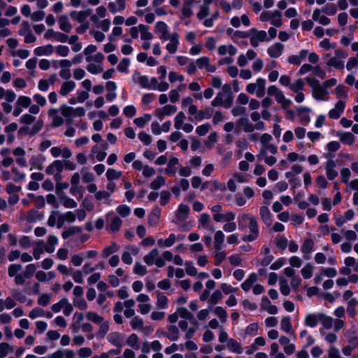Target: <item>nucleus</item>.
Wrapping results in <instances>:
<instances>
[{
	"label": "nucleus",
	"instance_id": "nucleus-1",
	"mask_svg": "<svg viewBox=\"0 0 358 358\" xmlns=\"http://www.w3.org/2000/svg\"><path fill=\"white\" fill-rule=\"evenodd\" d=\"M238 228L241 231L249 229V234L244 235L242 240L244 242H252L257 239L259 235L258 222L256 217L247 213L241 214L238 217Z\"/></svg>",
	"mask_w": 358,
	"mask_h": 358
},
{
	"label": "nucleus",
	"instance_id": "nucleus-2",
	"mask_svg": "<svg viewBox=\"0 0 358 358\" xmlns=\"http://www.w3.org/2000/svg\"><path fill=\"white\" fill-rule=\"evenodd\" d=\"M233 104V95L231 87L229 84H224L222 91L217 94L215 98L212 101V106H223L226 108H230Z\"/></svg>",
	"mask_w": 358,
	"mask_h": 358
},
{
	"label": "nucleus",
	"instance_id": "nucleus-3",
	"mask_svg": "<svg viewBox=\"0 0 358 358\" xmlns=\"http://www.w3.org/2000/svg\"><path fill=\"white\" fill-rule=\"evenodd\" d=\"M143 260L146 264L151 266L155 264L157 267H163L165 265L164 260L159 256V251L155 248L151 252L145 255Z\"/></svg>",
	"mask_w": 358,
	"mask_h": 358
},
{
	"label": "nucleus",
	"instance_id": "nucleus-4",
	"mask_svg": "<svg viewBox=\"0 0 358 358\" xmlns=\"http://www.w3.org/2000/svg\"><path fill=\"white\" fill-rule=\"evenodd\" d=\"M236 130L239 131L242 129L245 133L253 132L252 123H251L248 117L239 118L236 124Z\"/></svg>",
	"mask_w": 358,
	"mask_h": 358
},
{
	"label": "nucleus",
	"instance_id": "nucleus-5",
	"mask_svg": "<svg viewBox=\"0 0 358 358\" xmlns=\"http://www.w3.org/2000/svg\"><path fill=\"white\" fill-rule=\"evenodd\" d=\"M107 338L109 343L117 348H122L124 345V336L118 332L110 333Z\"/></svg>",
	"mask_w": 358,
	"mask_h": 358
},
{
	"label": "nucleus",
	"instance_id": "nucleus-6",
	"mask_svg": "<svg viewBox=\"0 0 358 358\" xmlns=\"http://www.w3.org/2000/svg\"><path fill=\"white\" fill-rule=\"evenodd\" d=\"M163 336H166L171 341H178L180 337V331L176 325L171 324L167 327L166 333H163Z\"/></svg>",
	"mask_w": 358,
	"mask_h": 358
},
{
	"label": "nucleus",
	"instance_id": "nucleus-7",
	"mask_svg": "<svg viewBox=\"0 0 358 358\" xmlns=\"http://www.w3.org/2000/svg\"><path fill=\"white\" fill-rule=\"evenodd\" d=\"M13 155L17 157L16 158V163L22 166V167H26L27 166V160L24 157L25 156V150L21 148L17 147L15 149L13 150Z\"/></svg>",
	"mask_w": 358,
	"mask_h": 358
},
{
	"label": "nucleus",
	"instance_id": "nucleus-8",
	"mask_svg": "<svg viewBox=\"0 0 358 358\" xmlns=\"http://www.w3.org/2000/svg\"><path fill=\"white\" fill-rule=\"evenodd\" d=\"M92 10L88 8L85 10L77 12L76 10L71 11L70 16L71 18L76 20L79 23L85 22V20L87 17L91 15Z\"/></svg>",
	"mask_w": 358,
	"mask_h": 358
},
{
	"label": "nucleus",
	"instance_id": "nucleus-9",
	"mask_svg": "<svg viewBox=\"0 0 358 358\" xmlns=\"http://www.w3.org/2000/svg\"><path fill=\"white\" fill-rule=\"evenodd\" d=\"M345 106V103L343 101H338L335 108L331 109L329 112V116L331 119H338L341 115V113L344 111Z\"/></svg>",
	"mask_w": 358,
	"mask_h": 358
},
{
	"label": "nucleus",
	"instance_id": "nucleus-10",
	"mask_svg": "<svg viewBox=\"0 0 358 358\" xmlns=\"http://www.w3.org/2000/svg\"><path fill=\"white\" fill-rule=\"evenodd\" d=\"M336 166L335 161L329 159L325 166L327 176L329 180H332L338 176V172L335 170Z\"/></svg>",
	"mask_w": 358,
	"mask_h": 358
},
{
	"label": "nucleus",
	"instance_id": "nucleus-11",
	"mask_svg": "<svg viewBox=\"0 0 358 358\" xmlns=\"http://www.w3.org/2000/svg\"><path fill=\"white\" fill-rule=\"evenodd\" d=\"M132 80L135 83L139 84L143 88L150 87V82L146 76H143L140 72L136 71L132 76Z\"/></svg>",
	"mask_w": 358,
	"mask_h": 358
},
{
	"label": "nucleus",
	"instance_id": "nucleus-12",
	"mask_svg": "<svg viewBox=\"0 0 358 358\" xmlns=\"http://www.w3.org/2000/svg\"><path fill=\"white\" fill-rule=\"evenodd\" d=\"M176 110V106L172 105H166L162 109H157L155 111V115L162 120L165 115H170L174 113Z\"/></svg>",
	"mask_w": 358,
	"mask_h": 358
},
{
	"label": "nucleus",
	"instance_id": "nucleus-13",
	"mask_svg": "<svg viewBox=\"0 0 358 358\" xmlns=\"http://www.w3.org/2000/svg\"><path fill=\"white\" fill-rule=\"evenodd\" d=\"M284 50V45L280 43H276L267 49L268 55L272 58L279 57Z\"/></svg>",
	"mask_w": 358,
	"mask_h": 358
},
{
	"label": "nucleus",
	"instance_id": "nucleus-14",
	"mask_svg": "<svg viewBox=\"0 0 358 358\" xmlns=\"http://www.w3.org/2000/svg\"><path fill=\"white\" fill-rule=\"evenodd\" d=\"M267 34L265 31H260L257 34H252L250 37V44L252 47L256 48L259 45V42L268 41Z\"/></svg>",
	"mask_w": 358,
	"mask_h": 358
},
{
	"label": "nucleus",
	"instance_id": "nucleus-15",
	"mask_svg": "<svg viewBox=\"0 0 358 358\" xmlns=\"http://www.w3.org/2000/svg\"><path fill=\"white\" fill-rule=\"evenodd\" d=\"M189 208L185 204H180L176 213V217L180 222L185 221L189 215Z\"/></svg>",
	"mask_w": 358,
	"mask_h": 358
},
{
	"label": "nucleus",
	"instance_id": "nucleus-16",
	"mask_svg": "<svg viewBox=\"0 0 358 358\" xmlns=\"http://www.w3.org/2000/svg\"><path fill=\"white\" fill-rule=\"evenodd\" d=\"M126 8V0H116L115 2L108 3V9L112 13L121 12Z\"/></svg>",
	"mask_w": 358,
	"mask_h": 358
},
{
	"label": "nucleus",
	"instance_id": "nucleus-17",
	"mask_svg": "<svg viewBox=\"0 0 358 358\" xmlns=\"http://www.w3.org/2000/svg\"><path fill=\"white\" fill-rule=\"evenodd\" d=\"M63 171V161L55 160L45 169V172L48 175L54 174L56 172H62Z\"/></svg>",
	"mask_w": 358,
	"mask_h": 358
},
{
	"label": "nucleus",
	"instance_id": "nucleus-18",
	"mask_svg": "<svg viewBox=\"0 0 358 358\" xmlns=\"http://www.w3.org/2000/svg\"><path fill=\"white\" fill-rule=\"evenodd\" d=\"M45 159V157L41 155H33L29 160V163L33 167L41 171L43 169V162Z\"/></svg>",
	"mask_w": 358,
	"mask_h": 358
},
{
	"label": "nucleus",
	"instance_id": "nucleus-19",
	"mask_svg": "<svg viewBox=\"0 0 358 358\" xmlns=\"http://www.w3.org/2000/svg\"><path fill=\"white\" fill-rule=\"evenodd\" d=\"M259 213L262 221L269 227L271 224V215L267 206H262L259 208Z\"/></svg>",
	"mask_w": 358,
	"mask_h": 358
},
{
	"label": "nucleus",
	"instance_id": "nucleus-20",
	"mask_svg": "<svg viewBox=\"0 0 358 358\" xmlns=\"http://www.w3.org/2000/svg\"><path fill=\"white\" fill-rule=\"evenodd\" d=\"M122 223L121 219L115 216L111 219L110 223L106 225V230L111 232H116L120 230Z\"/></svg>",
	"mask_w": 358,
	"mask_h": 358
},
{
	"label": "nucleus",
	"instance_id": "nucleus-21",
	"mask_svg": "<svg viewBox=\"0 0 358 358\" xmlns=\"http://www.w3.org/2000/svg\"><path fill=\"white\" fill-rule=\"evenodd\" d=\"M320 321V313L318 314H308L305 317V324L308 327L314 328Z\"/></svg>",
	"mask_w": 358,
	"mask_h": 358
},
{
	"label": "nucleus",
	"instance_id": "nucleus-22",
	"mask_svg": "<svg viewBox=\"0 0 358 358\" xmlns=\"http://www.w3.org/2000/svg\"><path fill=\"white\" fill-rule=\"evenodd\" d=\"M58 21L61 30L66 33H69L71 31L72 25L66 15H61L59 17Z\"/></svg>",
	"mask_w": 358,
	"mask_h": 358
},
{
	"label": "nucleus",
	"instance_id": "nucleus-23",
	"mask_svg": "<svg viewBox=\"0 0 358 358\" xmlns=\"http://www.w3.org/2000/svg\"><path fill=\"white\" fill-rule=\"evenodd\" d=\"M310 112V109L306 107H299L297 108V113L300 117V120L302 123L306 124L310 120V116L308 113Z\"/></svg>",
	"mask_w": 358,
	"mask_h": 358
},
{
	"label": "nucleus",
	"instance_id": "nucleus-24",
	"mask_svg": "<svg viewBox=\"0 0 358 358\" xmlns=\"http://www.w3.org/2000/svg\"><path fill=\"white\" fill-rule=\"evenodd\" d=\"M75 87H76L75 82H73L72 80L66 81L62 83L60 90H59V94L62 96H66L70 92L73 90L75 89Z\"/></svg>",
	"mask_w": 358,
	"mask_h": 358
},
{
	"label": "nucleus",
	"instance_id": "nucleus-25",
	"mask_svg": "<svg viewBox=\"0 0 358 358\" xmlns=\"http://www.w3.org/2000/svg\"><path fill=\"white\" fill-rule=\"evenodd\" d=\"M177 312L180 317L188 320L193 324H196V320L193 314H192L186 308H178Z\"/></svg>",
	"mask_w": 358,
	"mask_h": 358
},
{
	"label": "nucleus",
	"instance_id": "nucleus-26",
	"mask_svg": "<svg viewBox=\"0 0 358 358\" xmlns=\"http://www.w3.org/2000/svg\"><path fill=\"white\" fill-rule=\"evenodd\" d=\"M160 209L155 208L148 215V222L151 226H156L159 220Z\"/></svg>",
	"mask_w": 358,
	"mask_h": 358
},
{
	"label": "nucleus",
	"instance_id": "nucleus-27",
	"mask_svg": "<svg viewBox=\"0 0 358 358\" xmlns=\"http://www.w3.org/2000/svg\"><path fill=\"white\" fill-rule=\"evenodd\" d=\"M178 159L176 157H172L168 163L167 167L165 170L166 174L171 176H173L176 173V166L178 164Z\"/></svg>",
	"mask_w": 358,
	"mask_h": 358
},
{
	"label": "nucleus",
	"instance_id": "nucleus-28",
	"mask_svg": "<svg viewBox=\"0 0 358 358\" xmlns=\"http://www.w3.org/2000/svg\"><path fill=\"white\" fill-rule=\"evenodd\" d=\"M327 94L328 92L327 90L320 85L313 91L314 98L317 100H325Z\"/></svg>",
	"mask_w": 358,
	"mask_h": 358
},
{
	"label": "nucleus",
	"instance_id": "nucleus-29",
	"mask_svg": "<svg viewBox=\"0 0 358 358\" xmlns=\"http://www.w3.org/2000/svg\"><path fill=\"white\" fill-rule=\"evenodd\" d=\"M213 113L212 108H206L204 110H199L197 116L194 117L196 120H203V119H209L211 117Z\"/></svg>",
	"mask_w": 358,
	"mask_h": 358
},
{
	"label": "nucleus",
	"instance_id": "nucleus-30",
	"mask_svg": "<svg viewBox=\"0 0 358 358\" xmlns=\"http://www.w3.org/2000/svg\"><path fill=\"white\" fill-rule=\"evenodd\" d=\"M320 322H322L323 327L326 329H330L332 327L334 323V319L326 315L323 313H320Z\"/></svg>",
	"mask_w": 358,
	"mask_h": 358
},
{
	"label": "nucleus",
	"instance_id": "nucleus-31",
	"mask_svg": "<svg viewBox=\"0 0 358 358\" xmlns=\"http://www.w3.org/2000/svg\"><path fill=\"white\" fill-rule=\"evenodd\" d=\"M275 101L281 104V106L283 109H287L292 103V101L289 99H287L285 97L281 90L278 93V95L275 96Z\"/></svg>",
	"mask_w": 358,
	"mask_h": 358
},
{
	"label": "nucleus",
	"instance_id": "nucleus-32",
	"mask_svg": "<svg viewBox=\"0 0 358 358\" xmlns=\"http://www.w3.org/2000/svg\"><path fill=\"white\" fill-rule=\"evenodd\" d=\"M54 49L52 45H47L45 46L38 47L34 50V53L36 55H50L53 52Z\"/></svg>",
	"mask_w": 358,
	"mask_h": 358
},
{
	"label": "nucleus",
	"instance_id": "nucleus-33",
	"mask_svg": "<svg viewBox=\"0 0 358 358\" xmlns=\"http://www.w3.org/2000/svg\"><path fill=\"white\" fill-rule=\"evenodd\" d=\"M82 231V229L79 227H70L66 230L64 231L62 234V236L64 239H66L76 234H79Z\"/></svg>",
	"mask_w": 358,
	"mask_h": 358
},
{
	"label": "nucleus",
	"instance_id": "nucleus-34",
	"mask_svg": "<svg viewBox=\"0 0 358 358\" xmlns=\"http://www.w3.org/2000/svg\"><path fill=\"white\" fill-rule=\"evenodd\" d=\"M227 348L233 352L237 354L242 353L241 344L234 338H230L229 341H228Z\"/></svg>",
	"mask_w": 358,
	"mask_h": 358
},
{
	"label": "nucleus",
	"instance_id": "nucleus-35",
	"mask_svg": "<svg viewBox=\"0 0 358 358\" xmlns=\"http://www.w3.org/2000/svg\"><path fill=\"white\" fill-rule=\"evenodd\" d=\"M338 136L343 143L352 145L355 141L354 135L350 132L339 133Z\"/></svg>",
	"mask_w": 358,
	"mask_h": 358
},
{
	"label": "nucleus",
	"instance_id": "nucleus-36",
	"mask_svg": "<svg viewBox=\"0 0 358 358\" xmlns=\"http://www.w3.org/2000/svg\"><path fill=\"white\" fill-rule=\"evenodd\" d=\"M282 13L279 10H275L271 13V23L276 27L282 26V22L281 20Z\"/></svg>",
	"mask_w": 358,
	"mask_h": 358
},
{
	"label": "nucleus",
	"instance_id": "nucleus-37",
	"mask_svg": "<svg viewBox=\"0 0 358 358\" xmlns=\"http://www.w3.org/2000/svg\"><path fill=\"white\" fill-rule=\"evenodd\" d=\"M138 29L141 32V38L142 40H150L152 38V34L149 32V27L144 24H139Z\"/></svg>",
	"mask_w": 358,
	"mask_h": 358
},
{
	"label": "nucleus",
	"instance_id": "nucleus-38",
	"mask_svg": "<svg viewBox=\"0 0 358 358\" xmlns=\"http://www.w3.org/2000/svg\"><path fill=\"white\" fill-rule=\"evenodd\" d=\"M327 64L329 66H333L338 69H343L344 68L343 60H341L336 57L330 58L327 62Z\"/></svg>",
	"mask_w": 358,
	"mask_h": 358
},
{
	"label": "nucleus",
	"instance_id": "nucleus-39",
	"mask_svg": "<svg viewBox=\"0 0 358 358\" xmlns=\"http://www.w3.org/2000/svg\"><path fill=\"white\" fill-rule=\"evenodd\" d=\"M13 351V347L8 343H0V358L6 357L8 353Z\"/></svg>",
	"mask_w": 358,
	"mask_h": 358
},
{
	"label": "nucleus",
	"instance_id": "nucleus-40",
	"mask_svg": "<svg viewBox=\"0 0 358 358\" xmlns=\"http://www.w3.org/2000/svg\"><path fill=\"white\" fill-rule=\"evenodd\" d=\"M214 313L220 318L222 323H225L227 320V313L221 306H217L213 309Z\"/></svg>",
	"mask_w": 358,
	"mask_h": 358
},
{
	"label": "nucleus",
	"instance_id": "nucleus-41",
	"mask_svg": "<svg viewBox=\"0 0 358 358\" xmlns=\"http://www.w3.org/2000/svg\"><path fill=\"white\" fill-rule=\"evenodd\" d=\"M127 343L136 350L139 349V338L136 334H132L127 338Z\"/></svg>",
	"mask_w": 358,
	"mask_h": 358
},
{
	"label": "nucleus",
	"instance_id": "nucleus-42",
	"mask_svg": "<svg viewBox=\"0 0 358 358\" xmlns=\"http://www.w3.org/2000/svg\"><path fill=\"white\" fill-rule=\"evenodd\" d=\"M222 299V292L219 289L215 290L208 299V303L215 305Z\"/></svg>",
	"mask_w": 358,
	"mask_h": 358
},
{
	"label": "nucleus",
	"instance_id": "nucleus-43",
	"mask_svg": "<svg viewBox=\"0 0 358 358\" xmlns=\"http://www.w3.org/2000/svg\"><path fill=\"white\" fill-rule=\"evenodd\" d=\"M168 299L162 292L157 293V305L161 308H166L167 307Z\"/></svg>",
	"mask_w": 358,
	"mask_h": 358
},
{
	"label": "nucleus",
	"instance_id": "nucleus-44",
	"mask_svg": "<svg viewBox=\"0 0 358 358\" xmlns=\"http://www.w3.org/2000/svg\"><path fill=\"white\" fill-rule=\"evenodd\" d=\"M165 182L166 180L164 178L163 176H159L150 183V186L151 189L157 190L162 186L164 185Z\"/></svg>",
	"mask_w": 358,
	"mask_h": 358
},
{
	"label": "nucleus",
	"instance_id": "nucleus-45",
	"mask_svg": "<svg viewBox=\"0 0 358 358\" xmlns=\"http://www.w3.org/2000/svg\"><path fill=\"white\" fill-rule=\"evenodd\" d=\"M85 316L88 320L95 324H100L103 321V318L94 312H87Z\"/></svg>",
	"mask_w": 358,
	"mask_h": 358
},
{
	"label": "nucleus",
	"instance_id": "nucleus-46",
	"mask_svg": "<svg viewBox=\"0 0 358 358\" xmlns=\"http://www.w3.org/2000/svg\"><path fill=\"white\" fill-rule=\"evenodd\" d=\"M281 329L286 333H290L292 329V324L290 322V317L289 316L284 317L280 323Z\"/></svg>",
	"mask_w": 358,
	"mask_h": 358
},
{
	"label": "nucleus",
	"instance_id": "nucleus-47",
	"mask_svg": "<svg viewBox=\"0 0 358 358\" xmlns=\"http://www.w3.org/2000/svg\"><path fill=\"white\" fill-rule=\"evenodd\" d=\"M185 118L186 117L183 112L178 113L174 120V127L176 129H181Z\"/></svg>",
	"mask_w": 358,
	"mask_h": 358
},
{
	"label": "nucleus",
	"instance_id": "nucleus-48",
	"mask_svg": "<svg viewBox=\"0 0 358 358\" xmlns=\"http://www.w3.org/2000/svg\"><path fill=\"white\" fill-rule=\"evenodd\" d=\"M122 175L121 171H117L113 169H108L106 172V177L109 181H112L115 179H119Z\"/></svg>",
	"mask_w": 358,
	"mask_h": 358
},
{
	"label": "nucleus",
	"instance_id": "nucleus-49",
	"mask_svg": "<svg viewBox=\"0 0 358 358\" xmlns=\"http://www.w3.org/2000/svg\"><path fill=\"white\" fill-rule=\"evenodd\" d=\"M109 330V324L108 322H102L100 323L99 329L96 334L97 336L103 338Z\"/></svg>",
	"mask_w": 358,
	"mask_h": 358
},
{
	"label": "nucleus",
	"instance_id": "nucleus-50",
	"mask_svg": "<svg viewBox=\"0 0 358 358\" xmlns=\"http://www.w3.org/2000/svg\"><path fill=\"white\" fill-rule=\"evenodd\" d=\"M31 103V100L29 97L26 96H19L16 105L23 108H27L30 106Z\"/></svg>",
	"mask_w": 358,
	"mask_h": 358
},
{
	"label": "nucleus",
	"instance_id": "nucleus-51",
	"mask_svg": "<svg viewBox=\"0 0 358 358\" xmlns=\"http://www.w3.org/2000/svg\"><path fill=\"white\" fill-rule=\"evenodd\" d=\"M116 210L117 213L122 217H126L131 213L130 208L124 204L117 206Z\"/></svg>",
	"mask_w": 358,
	"mask_h": 358
},
{
	"label": "nucleus",
	"instance_id": "nucleus-52",
	"mask_svg": "<svg viewBox=\"0 0 358 358\" xmlns=\"http://www.w3.org/2000/svg\"><path fill=\"white\" fill-rule=\"evenodd\" d=\"M304 83L302 79H298L296 82L289 85V89L295 93H298L301 90H303Z\"/></svg>",
	"mask_w": 358,
	"mask_h": 358
},
{
	"label": "nucleus",
	"instance_id": "nucleus-53",
	"mask_svg": "<svg viewBox=\"0 0 358 358\" xmlns=\"http://www.w3.org/2000/svg\"><path fill=\"white\" fill-rule=\"evenodd\" d=\"M81 173H83V181L85 183H89L94 180V174L87 171L86 168H83Z\"/></svg>",
	"mask_w": 358,
	"mask_h": 358
},
{
	"label": "nucleus",
	"instance_id": "nucleus-54",
	"mask_svg": "<svg viewBox=\"0 0 358 358\" xmlns=\"http://www.w3.org/2000/svg\"><path fill=\"white\" fill-rule=\"evenodd\" d=\"M43 127V121L41 119L38 120L30 130V136H34L37 133H38Z\"/></svg>",
	"mask_w": 358,
	"mask_h": 358
},
{
	"label": "nucleus",
	"instance_id": "nucleus-55",
	"mask_svg": "<svg viewBox=\"0 0 358 358\" xmlns=\"http://www.w3.org/2000/svg\"><path fill=\"white\" fill-rule=\"evenodd\" d=\"M130 324L134 329H142L144 325L143 320L138 317H134Z\"/></svg>",
	"mask_w": 358,
	"mask_h": 358
},
{
	"label": "nucleus",
	"instance_id": "nucleus-56",
	"mask_svg": "<svg viewBox=\"0 0 358 358\" xmlns=\"http://www.w3.org/2000/svg\"><path fill=\"white\" fill-rule=\"evenodd\" d=\"M191 1H184V5L182 9V13L185 17H189L192 15L193 13L191 9Z\"/></svg>",
	"mask_w": 358,
	"mask_h": 358
},
{
	"label": "nucleus",
	"instance_id": "nucleus-57",
	"mask_svg": "<svg viewBox=\"0 0 358 358\" xmlns=\"http://www.w3.org/2000/svg\"><path fill=\"white\" fill-rule=\"evenodd\" d=\"M322 11L327 15H334L337 11L336 6L334 3H328L322 9Z\"/></svg>",
	"mask_w": 358,
	"mask_h": 358
},
{
	"label": "nucleus",
	"instance_id": "nucleus-58",
	"mask_svg": "<svg viewBox=\"0 0 358 358\" xmlns=\"http://www.w3.org/2000/svg\"><path fill=\"white\" fill-rule=\"evenodd\" d=\"M73 304L75 306L79 308L80 310H85L87 308V303L85 299L82 297L75 298L73 299Z\"/></svg>",
	"mask_w": 358,
	"mask_h": 358
},
{
	"label": "nucleus",
	"instance_id": "nucleus-59",
	"mask_svg": "<svg viewBox=\"0 0 358 358\" xmlns=\"http://www.w3.org/2000/svg\"><path fill=\"white\" fill-rule=\"evenodd\" d=\"M130 60L128 58H124L117 65V69L120 72H127Z\"/></svg>",
	"mask_w": 358,
	"mask_h": 358
},
{
	"label": "nucleus",
	"instance_id": "nucleus-60",
	"mask_svg": "<svg viewBox=\"0 0 358 358\" xmlns=\"http://www.w3.org/2000/svg\"><path fill=\"white\" fill-rule=\"evenodd\" d=\"M210 128H211L210 124L208 123H206V124H204L197 127L196 129V132L199 136H204L208 132V131L210 129Z\"/></svg>",
	"mask_w": 358,
	"mask_h": 358
},
{
	"label": "nucleus",
	"instance_id": "nucleus-61",
	"mask_svg": "<svg viewBox=\"0 0 358 358\" xmlns=\"http://www.w3.org/2000/svg\"><path fill=\"white\" fill-rule=\"evenodd\" d=\"M59 215V211L57 210H52L48 217V224L50 227H55L57 225V216Z\"/></svg>",
	"mask_w": 358,
	"mask_h": 358
},
{
	"label": "nucleus",
	"instance_id": "nucleus-62",
	"mask_svg": "<svg viewBox=\"0 0 358 358\" xmlns=\"http://www.w3.org/2000/svg\"><path fill=\"white\" fill-rule=\"evenodd\" d=\"M69 48L66 45H59L56 48L55 52L61 57H66L69 53Z\"/></svg>",
	"mask_w": 358,
	"mask_h": 358
},
{
	"label": "nucleus",
	"instance_id": "nucleus-63",
	"mask_svg": "<svg viewBox=\"0 0 358 358\" xmlns=\"http://www.w3.org/2000/svg\"><path fill=\"white\" fill-rule=\"evenodd\" d=\"M138 138L145 145H150L152 142V137L144 131H141L138 134Z\"/></svg>",
	"mask_w": 358,
	"mask_h": 358
},
{
	"label": "nucleus",
	"instance_id": "nucleus-64",
	"mask_svg": "<svg viewBox=\"0 0 358 358\" xmlns=\"http://www.w3.org/2000/svg\"><path fill=\"white\" fill-rule=\"evenodd\" d=\"M134 272L140 275H144L147 273V268L145 266L141 265L139 262H136L134 267Z\"/></svg>",
	"mask_w": 358,
	"mask_h": 358
}]
</instances>
